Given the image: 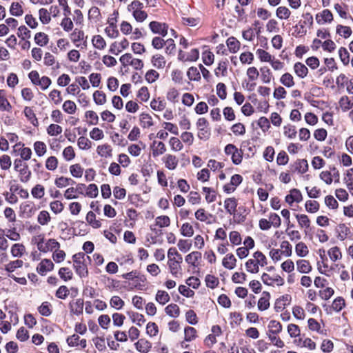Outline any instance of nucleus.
Wrapping results in <instances>:
<instances>
[{
	"label": "nucleus",
	"mask_w": 353,
	"mask_h": 353,
	"mask_svg": "<svg viewBox=\"0 0 353 353\" xmlns=\"http://www.w3.org/2000/svg\"><path fill=\"white\" fill-rule=\"evenodd\" d=\"M268 264V259L265 254L261 251L254 252L252 257L248 259L245 264L247 272L251 274H256L259 272L260 267H264Z\"/></svg>",
	"instance_id": "obj_1"
},
{
	"label": "nucleus",
	"mask_w": 353,
	"mask_h": 353,
	"mask_svg": "<svg viewBox=\"0 0 353 353\" xmlns=\"http://www.w3.org/2000/svg\"><path fill=\"white\" fill-rule=\"evenodd\" d=\"M72 260L76 273L81 278L86 277L88 275L87 264L90 261V256L83 252H79L72 256Z\"/></svg>",
	"instance_id": "obj_2"
},
{
	"label": "nucleus",
	"mask_w": 353,
	"mask_h": 353,
	"mask_svg": "<svg viewBox=\"0 0 353 353\" xmlns=\"http://www.w3.org/2000/svg\"><path fill=\"white\" fill-rule=\"evenodd\" d=\"M28 77L32 84L39 86L42 90H46L49 88L52 83L51 79L46 77H40L39 72L36 70H32L28 74Z\"/></svg>",
	"instance_id": "obj_3"
},
{
	"label": "nucleus",
	"mask_w": 353,
	"mask_h": 353,
	"mask_svg": "<svg viewBox=\"0 0 353 353\" xmlns=\"http://www.w3.org/2000/svg\"><path fill=\"white\" fill-rule=\"evenodd\" d=\"M198 130L197 137L201 140H207L210 137V128L208 121L204 117H200L196 122Z\"/></svg>",
	"instance_id": "obj_4"
},
{
	"label": "nucleus",
	"mask_w": 353,
	"mask_h": 353,
	"mask_svg": "<svg viewBox=\"0 0 353 353\" xmlns=\"http://www.w3.org/2000/svg\"><path fill=\"white\" fill-rule=\"evenodd\" d=\"M119 61L123 67L125 68L130 65L137 70H141L144 65L142 60L134 58L130 53H125L121 56Z\"/></svg>",
	"instance_id": "obj_5"
},
{
	"label": "nucleus",
	"mask_w": 353,
	"mask_h": 353,
	"mask_svg": "<svg viewBox=\"0 0 353 353\" xmlns=\"http://www.w3.org/2000/svg\"><path fill=\"white\" fill-rule=\"evenodd\" d=\"M183 258L181 259H168V267L170 273L176 279H179L183 276V269L181 263Z\"/></svg>",
	"instance_id": "obj_6"
},
{
	"label": "nucleus",
	"mask_w": 353,
	"mask_h": 353,
	"mask_svg": "<svg viewBox=\"0 0 353 353\" xmlns=\"http://www.w3.org/2000/svg\"><path fill=\"white\" fill-rule=\"evenodd\" d=\"M224 152L226 155L231 156V159L234 165H239L243 160V152L239 150L236 145L228 143L225 146Z\"/></svg>",
	"instance_id": "obj_7"
},
{
	"label": "nucleus",
	"mask_w": 353,
	"mask_h": 353,
	"mask_svg": "<svg viewBox=\"0 0 353 353\" xmlns=\"http://www.w3.org/2000/svg\"><path fill=\"white\" fill-rule=\"evenodd\" d=\"M199 57V51L197 48H192L189 51L179 49L178 52L177 59L182 62H193L196 61Z\"/></svg>",
	"instance_id": "obj_8"
},
{
	"label": "nucleus",
	"mask_w": 353,
	"mask_h": 353,
	"mask_svg": "<svg viewBox=\"0 0 353 353\" xmlns=\"http://www.w3.org/2000/svg\"><path fill=\"white\" fill-rule=\"evenodd\" d=\"M13 152H17L19 155L20 159L24 161H28L31 159L32 152L31 148L26 147L22 142H17L14 145Z\"/></svg>",
	"instance_id": "obj_9"
},
{
	"label": "nucleus",
	"mask_w": 353,
	"mask_h": 353,
	"mask_svg": "<svg viewBox=\"0 0 353 353\" xmlns=\"http://www.w3.org/2000/svg\"><path fill=\"white\" fill-rule=\"evenodd\" d=\"M261 280L264 284L269 286H282L284 285V279L277 274L270 275L268 273H263L261 275Z\"/></svg>",
	"instance_id": "obj_10"
},
{
	"label": "nucleus",
	"mask_w": 353,
	"mask_h": 353,
	"mask_svg": "<svg viewBox=\"0 0 353 353\" xmlns=\"http://www.w3.org/2000/svg\"><path fill=\"white\" fill-rule=\"evenodd\" d=\"M335 234L337 239L341 241L352 237L350 228L345 223H340L336 227Z\"/></svg>",
	"instance_id": "obj_11"
},
{
	"label": "nucleus",
	"mask_w": 353,
	"mask_h": 353,
	"mask_svg": "<svg viewBox=\"0 0 353 353\" xmlns=\"http://www.w3.org/2000/svg\"><path fill=\"white\" fill-rule=\"evenodd\" d=\"M54 267V265L50 259H44L38 264L36 270L38 274L44 276L48 272L52 271Z\"/></svg>",
	"instance_id": "obj_12"
},
{
	"label": "nucleus",
	"mask_w": 353,
	"mask_h": 353,
	"mask_svg": "<svg viewBox=\"0 0 353 353\" xmlns=\"http://www.w3.org/2000/svg\"><path fill=\"white\" fill-rule=\"evenodd\" d=\"M302 200V194L301 191L296 188L292 189L289 194H287L285 197V202L290 206H292L294 203H300Z\"/></svg>",
	"instance_id": "obj_13"
},
{
	"label": "nucleus",
	"mask_w": 353,
	"mask_h": 353,
	"mask_svg": "<svg viewBox=\"0 0 353 353\" xmlns=\"http://www.w3.org/2000/svg\"><path fill=\"white\" fill-rule=\"evenodd\" d=\"M97 154L104 159H110L113 156V148L108 143L99 145L96 149Z\"/></svg>",
	"instance_id": "obj_14"
},
{
	"label": "nucleus",
	"mask_w": 353,
	"mask_h": 353,
	"mask_svg": "<svg viewBox=\"0 0 353 353\" xmlns=\"http://www.w3.org/2000/svg\"><path fill=\"white\" fill-rule=\"evenodd\" d=\"M195 219L210 225L212 223L213 215L208 212L204 208H199L194 213Z\"/></svg>",
	"instance_id": "obj_15"
},
{
	"label": "nucleus",
	"mask_w": 353,
	"mask_h": 353,
	"mask_svg": "<svg viewBox=\"0 0 353 353\" xmlns=\"http://www.w3.org/2000/svg\"><path fill=\"white\" fill-rule=\"evenodd\" d=\"M129 46V42L127 39H123L120 41L114 42L111 44L109 52L113 54L118 55L122 51L127 49Z\"/></svg>",
	"instance_id": "obj_16"
},
{
	"label": "nucleus",
	"mask_w": 353,
	"mask_h": 353,
	"mask_svg": "<svg viewBox=\"0 0 353 353\" xmlns=\"http://www.w3.org/2000/svg\"><path fill=\"white\" fill-rule=\"evenodd\" d=\"M37 210L34 203L30 201L23 202L20 205L21 213L28 218L31 217L36 212Z\"/></svg>",
	"instance_id": "obj_17"
},
{
	"label": "nucleus",
	"mask_w": 353,
	"mask_h": 353,
	"mask_svg": "<svg viewBox=\"0 0 353 353\" xmlns=\"http://www.w3.org/2000/svg\"><path fill=\"white\" fill-rule=\"evenodd\" d=\"M294 216L298 222L299 228L304 229L305 234H307L311 224V221L308 216L305 214H294Z\"/></svg>",
	"instance_id": "obj_18"
},
{
	"label": "nucleus",
	"mask_w": 353,
	"mask_h": 353,
	"mask_svg": "<svg viewBox=\"0 0 353 353\" xmlns=\"http://www.w3.org/2000/svg\"><path fill=\"white\" fill-rule=\"evenodd\" d=\"M162 161L165 163V168L170 170H175L179 164L178 158L175 155L171 154H165L163 157Z\"/></svg>",
	"instance_id": "obj_19"
},
{
	"label": "nucleus",
	"mask_w": 353,
	"mask_h": 353,
	"mask_svg": "<svg viewBox=\"0 0 353 353\" xmlns=\"http://www.w3.org/2000/svg\"><path fill=\"white\" fill-rule=\"evenodd\" d=\"M12 109V106L8 100L6 92L0 89V111L10 112Z\"/></svg>",
	"instance_id": "obj_20"
},
{
	"label": "nucleus",
	"mask_w": 353,
	"mask_h": 353,
	"mask_svg": "<svg viewBox=\"0 0 353 353\" xmlns=\"http://www.w3.org/2000/svg\"><path fill=\"white\" fill-rule=\"evenodd\" d=\"M135 349L140 353H148L152 348V343L145 339H140L134 343Z\"/></svg>",
	"instance_id": "obj_21"
},
{
	"label": "nucleus",
	"mask_w": 353,
	"mask_h": 353,
	"mask_svg": "<svg viewBox=\"0 0 353 353\" xmlns=\"http://www.w3.org/2000/svg\"><path fill=\"white\" fill-rule=\"evenodd\" d=\"M270 294L268 292H263L261 297L259 299L257 303L258 310L260 311H265L270 307Z\"/></svg>",
	"instance_id": "obj_22"
},
{
	"label": "nucleus",
	"mask_w": 353,
	"mask_h": 353,
	"mask_svg": "<svg viewBox=\"0 0 353 353\" xmlns=\"http://www.w3.org/2000/svg\"><path fill=\"white\" fill-rule=\"evenodd\" d=\"M60 248V243L54 239H49L42 245V249L40 248L39 251L46 253L49 251H54V249Z\"/></svg>",
	"instance_id": "obj_23"
},
{
	"label": "nucleus",
	"mask_w": 353,
	"mask_h": 353,
	"mask_svg": "<svg viewBox=\"0 0 353 353\" xmlns=\"http://www.w3.org/2000/svg\"><path fill=\"white\" fill-rule=\"evenodd\" d=\"M237 205L238 201L234 197L228 198L224 201V208L230 215L235 214Z\"/></svg>",
	"instance_id": "obj_24"
},
{
	"label": "nucleus",
	"mask_w": 353,
	"mask_h": 353,
	"mask_svg": "<svg viewBox=\"0 0 353 353\" xmlns=\"http://www.w3.org/2000/svg\"><path fill=\"white\" fill-rule=\"evenodd\" d=\"M201 253L198 251H193L185 257V262L191 266L196 267L199 261L201 259Z\"/></svg>",
	"instance_id": "obj_25"
},
{
	"label": "nucleus",
	"mask_w": 353,
	"mask_h": 353,
	"mask_svg": "<svg viewBox=\"0 0 353 353\" xmlns=\"http://www.w3.org/2000/svg\"><path fill=\"white\" fill-rule=\"evenodd\" d=\"M152 154L154 157L163 154L166 152L165 145L161 141H154L151 145Z\"/></svg>",
	"instance_id": "obj_26"
},
{
	"label": "nucleus",
	"mask_w": 353,
	"mask_h": 353,
	"mask_svg": "<svg viewBox=\"0 0 353 353\" xmlns=\"http://www.w3.org/2000/svg\"><path fill=\"white\" fill-rule=\"evenodd\" d=\"M259 76L261 82L265 84H269L273 79L272 72L267 66L260 68Z\"/></svg>",
	"instance_id": "obj_27"
},
{
	"label": "nucleus",
	"mask_w": 353,
	"mask_h": 353,
	"mask_svg": "<svg viewBox=\"0 0 353 353\" xmlns=\"http://www.w3.org/2000/svg\"><path fill=\"white\" fill-rule=\"evenodd\" d=\"M296 265L297 271L302 274L310 273L312 270V265L307 260L299 259L296 262Z\"/></svg>",
	"instance_id": "obj_28"
},
{
	"label": "nucleus",
	"mask_w": 353,
	"mask_h": 353,
	"mask_svg": "<svg viewBox=\"0 0 353 353\" xmlns=\"http://www.w3.org/2000/svg\"><path fill=\"white\" fill-rule=\"evenodd\" d=\"M85 221L94 229L100 228L102 225L101 221L97 219L96 214L93 211H89L87 213Z\"/></svg>",
	"instance_id": "obj_29"
},
{
	"label": "nucleus",
	"mask_w": 353,
	"mask_h": 353,
	"mask_svg": "<svg viewBox=\"0 0 353 353\" xmlns=\"http://www.w3.org/2000/svg\"><path fill=\"white\" fill-rule=\"evenodd\" d=\"M33 150L37 157H43L47 152V145L43 141H37L33 143Z\"/></svg>",
	"instance_id": "obj_30"
},
{
	"label": "nucleus",
	"mask_w": 353,
	"mask_h": 353,
	"mask_svg": "<svg viewBox=\"0 0 353 353\" xmlns=\"http://www.w3.org/2000/svg\"><path fill=\"white\" fill-rule=\"evenodd\" d=\"M236 259L233 254H227L222 260L223 266L228 270L234 269L236 265Z\"/></svg>",
	"instance_id": "obj_31"
},
{
	"label": "nucleus",
	"mask_w": 353,
	"mask_h": 353,
	"mask_svg": "<svg viewBox=\"0 0 353 353\" xmlns=\"http://www.w3.org/2000/svg\"><path fill=\"white\" fill-rule=\"evenodd\" d=\"M295 253L300 258L306 257L309 254V248L303 241H299L295 245Z\"/></svg>",
	"instance_id": "obj_32"
},
{
	"label": "nucleus",
	"mask_w": 353,
	"mask_h": 353,
	"mask_svg": "<svg viewBox=\"0 0 353 353\" xmlns=\"http://www.w3.org/2000/svg\"><path fill=\"white\" fill-rule=\"evenodd\" d=\"M26 252V248L23 244L17 243L11 246L10 253L13 257L21 258Z\"/></svg>",
	"instance_id": "obj_33"
},
{
	"label": "nucleus",
	"mask_w": 353,
	"mask_h": 353,
	"mask_svg": "<svg viewBox=\"0 0 353 353\" xmlns=\"http://www.w3.org/2000/svg\"><path fill=\"white\" fill-rule=\"evenodd\" d=\"M145 144L142 141H139L138 144H131L128 147V152L133 157H139L142 150L145 149Z\"/></svg>",
	"instance_id": "obj_34"
},
{
	"label": "nucleus",
	"mask_w": 353,
	"mask_h": 353,
	"mask_svg": "<svg viewBox=\"0 0 353 353\" xmlns=\"http://www.w3.org/2000/svg\"><path fill=\"white\" fill-rule=\"evenodd\" d=\"M23 114L31 124H32L35 127L38 125V119L36 117L35 113L34 112L32 108L30 106H25L23 109Z\"/></svg>",
	"instance_id": "obj_35"
},
{
	"label": "nucleus",
	"mask_w": 353,
	"mask_h": 353,
	"mask_svg": "<svg viewBox=\"0 0 353 353\" xmlns=\"http://www.w3.org/2000/svg\"><path fill=\"white\" fill-rule=\"evenodd\" d=\"M294 170L299 174H304L308 170V163L306 159H297L293 164Z\"/></svg>",
	"instance_id": "obj_36"
},
{
	"label": "nucleus",
	"mask_w": 353,
	"mask_h": 353,
	"mask_svg": "<svg viewBox=\"0 0 353 353\" xmlns=\"http://www.w3.org/2000/svg\"><path fill=\"white\" fill-rule=\"evenodd\" d=\"M139 122L143 128H149L154 125L152 116L148 113H142L140 114Z\"/></svg>",
	"instance_id": "obj_37"
},
{
	"label": "nucleus",
	"mask_w": 353,
	"mask_h": 353,
	"mask_svg": "<svg viewBox=\"0 0 353 353\" xmlns=\"http://www.w3.org/2000/svg\"><path fill=\"white\" fill-rule=\"evenodd\" d=\"M17 172L19 174V180L21 183H28L30 180L31 176H32V172H31L30 170L29 169L28 164L23 168L19 170V171H17Z\"/></svg>",
	"instance_id": "obj_38"
},
{
	"label": "nucleus",
	"mask_w": 353,
	"mask_h": 353,
	"mask_svg": "<svg viewBox=\"0 0 353 353\" xmlns=\"http://www.w3.org/2000/svg\"><path fill=\"white\" fill-rule=\"evenodd\" d=\"M151 30L162 36H165L168 32V26L166 23H149Z\"/></svg>",
	"instance_id": "obj_39"
},
{
	"label": "nucleus",
	"mask_w": 353,
	"mask_h": 353,
	"mask_svg": "<svg viewBox=\"0 0 353 353\" xmlns=\"http://www.w3.org/2000/svg\"><path fill=\"white\" fill-rule=\"evenodd\" d=\"M109 304L112 308L121 310L125 305V302L119 296L114 295L110 298Z\"/></svg>",
	"instance_id": "obj_40"
},
{
	"label": "nucleus",
	"mask_w": 353,
	"mask_h": 353,
	"mask_svg": "<svg viewBox=\"0 0 353 353\" xmlns=\"http://www.w3.org/2000/svg\"><path fill=\"white\" fill-rule=\"evenodd\" d=\"M151 63L154 68L163 69L165 66L166 61L163 55L157 54L152 57Z\"/></svg>",
	"instance_id": "obj_41"
},
{
	"label": "nucleus",
	"mask_w": 353,
	"mask_h": 353,
	"mask_svg": "<svg viewBox=\"0 0 353 353\" xmlns=\"http://www.w3.org/2000/svg\"><path fill=\"white\" fill-rule=\"evenodd\" d=\"M155 300L160 305H164L170 300L169 294L165 290H157L155 295Z\"/></svg>",
	"instance_id": "obj_42"
},
{
	"label": "nucleus",
	"mask_w": 353,
	"mask_h": 353,
	"mask_svg": "<svg viewBox=\"0 0 353 353\" xmlns=\"http://www.w3.org/2000/svg\"><path fill=\"white\" fill-rule=\"evenodd\" d=\"M85 119L86 123L90 125H96L99 123V116L93 110H88L85 112Z\"/></svg>",
	"instance_id": "obj_43"
},
{
	"label": "nucleus",
	"mask_w": 353,
	"mask_h": 353,
	"mask_svg": "<svg viewBox=\"0 0 353 353\" xmlns=\"http://www.w3.org/2000/svg\"><path fill=\"white\" fill-rule=\"evenodd\" d=\"M316 22H331L333 20V15L331 11L327 9L323 10L316 15Z\"/></svg>",
	"instance_id": "obj_44"
},
{
	"label": "nucleus",
	"mask_w": 353,
	"mask_h": 353,
	"mask_svg": "<svg viewBox=\"0 0 353 353\" xmlns=\"http://www.w3.org/2000/svg\"><path fill=\"white\" fill-rule=\"evenodd\" d=\"M203 192L205 193V199L208 203H213L216 199V192L214 189L209 187H203Z\"/></svg>",
	"instance_id": "obj_45"
},
{
	"label": "nucleus",
	"mask_w": 353,
	"mask_h": 353,
	"mask_svg": "<svg viewBox=\"0 0 353 353\" xmlns=\"http://www.w3.org/2000/svg\"><path fill=\"white\" fill-rule=\"evenodd\" d=\"M279 81L286 88H292L295 85L294 77L289 72L283 74L280 77Z\"/></svg>",
	"instance_id": "obj_46"
},
{
	"label": "nucleus",
	"mask_w": 353,
	"mask_h": 353,
	"mask_svg": "<svg viewBox=\"0 0 353 353\" xmlns=\"http://www.w3.org/2000/svg\"><path fill=\"white\" fill-rule=\"evenodd\" d=\"M62 109L68 114H74L77 110V106L73 101L66 100L62 105Z\"/></svg>",
	"instance_id": "obj_47"
},
{
	"label": "nucleus",
	"mask_w": 353,
	"mask_h": 353,
	"mask_svg": "<svg viewBox=\"0 0 353 353\" xmlns=\"http://www.w3.org/2000/svg\"><path fill=\"white\" fill-rule=\"evenodd\" d=\"M294 71L301 79L305 78L308 73L307 68L301 62H297L294 65Z\"/></svg>",
	"instance_id": "obj_48"
},
{
	"label": "nucleus",
	"mask_w": 353,
	"mask_h": 353,
	"mask_svg": "<svg viewBox=\"0 0 353 353\" xmlns=\"http://www.w3.org/2000/svg\"><path fill=\"white\" fill-rule=\"evenodd\" d=\"M71 312L76 314L80 315L83 313V301L81 299H78L75 301L70 304Z\"/></svg>",
	"instance_id": "obj_49"
},
{
	"label": "nucleus",
	"mask_w": 353,
	"mask_h": 353,
	"mask_svg": "<svg viewBox=\"0 0 353 353\" xmlns=\"http://www.w3.org/2000/svg\"><path fill=\"white\" fill-rule=\"evenodd\" d=\"M327 254L330 260L333 262H336L342 259V253L338 246H334L330 248L327 251Z\"/></svg>",
	"instance_id": "obj_50"
},
{
	"label": "nucleus",
	"mask_w": 353,
	"mask_h": 353,
	"mask_svg": "<svg viewBox=\"0 0 353 353\" xmlns=\"http://www.w3.org/2000/svg\"><path fill=\"white\" fill-rule=\"evenodd\" d=\"M23 265V262L22 260L17 259L15 261H12L8 262L4 265V269L8 272L12 273L14 272L17 268H21Z\"/></svg>",
	"instance_id": "obj_51"
},
{
	"label": "nucleus",
	"mask_w": 353,
	"mask_h": 353,
	"mask_svg": "<svg viewBox=\"0 0 353 353\" xmlns=\"http://www.w3.org/2000/svg\"><path fill=\"white\" fill-rule=\"evenodd\" d=\"M180 233L184 237H192L194 234V228L190 223H184L180 228Z\"/></svg>",
	"instance_id": "obj_52"
},
{
	"label": "nucleus",
	"mask_w": 353,
	"mask_h": 353,
	"mask_svg": "<svg viewBox=\"0 0 353 353\" xmlns=\"http://www.w3.org/2000/svg\"><path fill=\"white\" fill-rule=\"evenodd\" d=\"M31 194L34 199H41L45 195V188L41 184H37L32 188Z\"/></svg>",
	"instance_id": "obj_53"
},
{
	"label": "nucleus",
	"mask_w": 353,
	"mask_h": 353,
	"mask_svg": "<svg viewBox=\"0 0 353 353\" xmlns=\"http://www.w3.org/2000/svg\"><path fill=\"white\" fill-rule=\"evenodd\" d=\"M306 32L307 28L303 23H296L292 28V34L296 37L305 35Z\"/></svg>",
	"instance_id": "obj_54"
},
{
	"label": "nucleus",
	"mask_w": 353,
	"mask_h": 353,
	"mask_svg": "<svg viewBox=\"0 0 353 353\" xmlns=\"http://www.w3.org/2000/svg\"><path fill=\"white\" fill-rule=\"evenodd\" d=\"M180 93L179 90L174 88H170L166 93V99L172 103L179 102Z\"/></svg>",
	"instance_id": "obj_55"
},
{
	"label": "nucleus",
	"mask_w": 353,
	"mask_h": 353,
	"mask_svg": "<svg viewBox=\"0 0 353 353\" xmlns=\"http://www.w3.org/2000/svg\"><path fill=\"white\" fill-rule=\"evenodd\" d=\"M99 194V189L96 184L91 183L85 187L84 196L89 198H96Z\"/></svg>",
	"instance_id": "obj_56"
},
{
	"label": "nucleus",
	"mask_w": 353,
	"mask_h": 353,
	"mask_svg": "<svg viewBox=\"0 0 353 353\" xmlns=\"http://www.w3.org/2000/svg\"><path fill=\"white\" fill-rule=\"evenodd\" d=\"M69 171L74 178H81L83 176L84 169L79 163H75L70 166Z\"/></svg>",
	"instance_id": "obj_57"
},
{
	"label": "nucleus",
	"mask_w": 353,
	"mask_h": 353,
	"mask_svg": "<svg viewBox=\"0 0 353 353\" xmlns=\"http://www.w3.org/2000/svg\"><path fill=\"white\" fill-rule=\"evenodd\" d=\"M62 132V127L57 123H52L46 128V132L50 137L58 136L61 134Z\"/></svg>",
	"instance_id": "obj_58"
},
{
	"label": "nucleus",
	"mask_w": 353,
	"mask_h": 353,
	"mask_svg": "<svg viewBox=\"0 0 353 353\" xmlns=\"http://www.w3.org/2000/svg\"><path fill=\"white\" fill-rule=\"evenodd\" d=\"M59 161L56 157L50 156L45 161V167L49 171H54L58 168Z\"/></svg>",
	"instance_id": "obj_59"
},
{
	"label": "nucleus",
	"mask_w": 353,
	"mask_h": 353,
	"mask_svg": "<svg viewBox=\"0 0 353 353\" xmlns=\"http://www.w3.org/2000/svg\"><path fill=\"white\" fill-rule=\"evenodd\" d=\"M150 106L152 110L160 112L165 108L166 103L161 98L154 99L150 102Z\"/></svg>",
	"instance_id": "obj_60"
},
{
	"label": "nucleus",
	"mask_w": 353,
	"mask_h": 353,
	"mask_svg": "<svg viewBox=\"0 0 353 353\" xmlns=\"http://www.w3.org/2000/svg\"><path fill=\"white\" fill-rule=\"evenodd\" d=\"M226 43L230 52L232 53L236 52L240 48L239 41L233 37L228 38Z\"/></svg>",
	"instance_id": "obj_61"
},
{
	"label": "nucleus",
	"mask_w": 353,
	"mask_h": 353,
	"mask_svg": "<svg viewBox=\"0 0 353 353\" xmlns=\"http://www.w3.org/2000/svg\"><path fill=\"white\" fill-rule=\"evenodd\" d=\"M320 205L314 200H307L305 203V210L309 213H316L319 210Z\"/></svg>",
	"instance_id": "obj_62"
},
{
	"label": "nucleus",
	"mask_w": 353,
	"mask_h": 353,
	"mask_svg": "<svg viewBox=\"0 0 353 353\" xmlns=\"http://www.w3.org/2000/svg\"><path fill=\"white\" fill-rule=\"evenodd\" d=\"M92 43L95 48L99 50H102L106 47V42L101 35H94L92 39Z\"/></svg>",
	"instance_id": "obj_63"
},
{
	"label": "nucleus",
	"mask_w": 353,
	"mask_h": 353,
	"mask_svg": "<svg viewBox=\"0 0 353 353\" xmlns=\"http://www.w3.org/2000/svg\"><path fill=\"white\" fill-rule=\"evenodd\" d=\"M51 221V216L46 210H41L37 216V222L41 225H47Z\"/></svg>",
	"instance_id": "obj_64"
}]
</instances>
